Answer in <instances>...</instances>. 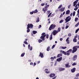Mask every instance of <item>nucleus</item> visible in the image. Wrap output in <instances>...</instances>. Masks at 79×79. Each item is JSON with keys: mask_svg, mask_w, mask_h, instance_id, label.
Here are the masks:
<instances>
[{"mask_svg": "<svg viewBox=\"0 0 79 79\" xmlns=\"http://www.w3.org/2000/svg\"><path fill=\"white\" fill-rule=\"evenodd\" d=\"M69 37H68L67 38L66 40V42H67V44H69Z\"/></svg>", "mask_w": 79, "mask_h": 79, "instance_id": "18", "label": "nucleus"}, {"mask_svg": "<svg viewBox=\"0 0 79 79\" xmlns=\"http://www.w3.org/2000/svg\"><path fill=\"white\" fill-rule=\"evenodd\" d=\"M52 34L50 35V40H52Z\"/></svg>", "mask_w": 79, "mask_h": 79, "instance_id": "40", "label": "nucleus"}, {"mask_svg": "<svg viewBox=\"0 0 79 79\" xmlns=\"http://www.w3.org/2000/svg\"><path fill=\"white\" fill-rule=\"evenodd\" d=\"M33 26H34L32 25V24H30L29 23L27 25V29H29L30 27L31 28Z\"/></svg>", "mask_w": 79, "mask_h": 79, "instance_id": "5", "label": "nucleus"}, {"mask_svg": "<svg viewBox=\"0 0 79 79\" xmlns=\"http://www.w3.org/2000/svg\"><path fill=\"white\" fill-rule=\"evenodd\" d=\"M55 45H53L52 47V49H53L54 48H55Z\"/></svg>", "mask_w": 79, "mask_h": 79, "instance_id": "47", "label": "nucleus"}, {"mask_svg": "<svg viewBox=\"0 0 79 79\" xmlns=\"http://www.w3.org/2000/svg\"><path fill=\"white\" fill-rule=\"evenodd\" d=\"M56 27V25L53 24H52L49 28V30L51 31L52 29H53Z\"/></svg>", "mask_w": 79, "mask_h": 79, "instance_id": "3", "label": "nucleus"}, {"mask_svg": "<svg viewBox=\"0 0 79 79\" xmlns=\"http://www.w3.org/2000/svg\"><path fill=\"white\" fill-rule=\"evenodd\" d=\"M69 27V26H67L65 27V29H68Z\"/></svg>", "mask_w": 79, "mask_h": 79, "instance_id": "51", "label": "nucleus"}, {"mask_svg": "<svg viewBox=\"0 0 79 79\" xmlns=\"http://www.w3.org/2000/svg\"><path fill=\"white\" fill-rule=\"evenodd\" d=\"M66 55H67L68 56H69V55H70V52H67L66 53Z\"/></svg>", "mask_w": 79, "mask_h": 79, "instance_id": "28", "label": "nucleus"}, {"mask_svg": "<svg viewBox=\"0 0 79 79\" xmlns=\"http://www.w3.org/2000/svg\"><path fill=\"white\" fill-rule=\"evenodd\" d=\"M45 34V33H43L42 34V36H41L40 37V38L42 39L43 40H45V37L46 36V35Z\"/></svg>", "mask_w": 79, "mask_h": 79, "instance_id": "4", "label": "nucleus"}, {"mask_svg": "<svg viewBox=\"0 0 79 79\" xmlns=\"http://www.w3.org/2000/svg\"><path fill=\"white\" fill-rule=\"evenodd\" d=\"M65 69L63 68L60 67L59 69V71H64Z\"/></svg>", "mask_w": 79, "mask_h": 79, "instance_id": "10", "label": "nucleus"}, {"mask_svg": "<svg viewBox=\"0 0 79 79\" xmlns=\"http://www.w3.org/2000/svg\"><path fill=\"white\" fill-rule=\"evenodd\" d=\"M78 0H76V1L74 2L73 5V6H76V4H77V3L78 2Z\"/></svg>", "mask_w": 79, "mask_h": 79, "instance_id": "13", "label": "nucleus"}, {"mask_svg": "<svg viewBox=\"0 0 79 79\" xmlns=\"http://www.w3.org/2000/svg\"><path fill=\"white\" fill-rule=\"evenodd\" d=\"M64 14H65V12H64L63 13V15H64Z\"/></svg>", "mask_w": 79, "mask_h": 79, "instance_id": "63", "label": "nucleus"}, {"mask_svg": "<svg viewBox=\"0 0 79 79\" xmlns=\"http://www.w3.org/2000/svg\"><path fill=\"white\" fill-rule=\"evenodd\" d=\"M47 51H50V47L48 46V47H47Z\"/></svg>", "mask_w": 79, "mask_h": 79, "instance_id": "29", "label": "nucleus"}, {"mask_svg": "<svg viewBox=\"0 0 79 79\" xmlns=\"http://www.w3.org/2000/svg\"><path fill=\"white\" fill-rule=\"evenodd\" d=\"M39 17H37L36 19V23H39V21H40V20H39Z\"/></svg>", "mask_w": 79, "mask_h": 79, "instance_id": "24", "label": "nucleus"}, {"mask_svg": "<svg viewBox=\"0 0 79 79\" xmlns=\"http://www.w3.org/2000/svg\"><path fill=\"white\" fill-rule=\"evenodd\" d=\"M77 5H78V6H79V1L78 2V3L77 4V5L75 6V7H77Z\"/></svg>", "mask_w": 79, "mask_h": 79, "instance_id": "44", "label": "nucleus"}, {"mask_svg": "<svg viewBox=\"0 0 79 79\" xmlns=\"http://www.w3.org/2000/svg\"><path fill=\"white\" fill-rule=\"evenodd\" d=\"M62 56H63V54H59L58 55L57 57V58H59V57Z\"/></svg>", "mask_w": 79, "mask_h": 79, "instance_id": "20", "label": "nucleus"}, {"mask_svg": "<svg viewBox=\"0 0 79 79\" xmlns=\"http://www.w3.org/2000/svg\"><path fill=\"white\" fill-rule=\"evenodd\" d=\"M52 13H51L49 14V15L48 16V18H49V17L50 16V15H52Z\"/></svg>", "mask_w": 79, "mask_h": 79, "instance_id": "46", "label": "nucleus"}, {"mask_svg": "<svg viewBox=\"0 0 79 79\" xmlns=\"http://www.w3.org/2000/svg\"><path fill=\"white\" fill-rule=\"evenodd\" d=\"M71 19V18L70 16H69L67 17L66 19H65V23H68V22H69Z\"/></svg>", "mask_w": 79, "mask_h": 79, "instance_id": "2", "label": "nucleus"}, {"mask_svg": "<svg viewBox=\"0 0 79 79\" xmlns=\"http://www.w3.org/2000/svg\"><path fill=\"white\" fill-rule=\"evenodd\" d=\"M77 56L76 55H75L73 57V61H75V60H76V59H77Z\"/></svg>", "mask_w": 79, "mask_h": 79, "instance_id": "12", "label": "nucleus"}, {"mask_svg": "<svg viewBox=\"0 0 79 79\" xmlns=\"http://www.w3.org/2000/svg\"><path fill=\"white\" fill-rule=\"evenodd\" d=\"M51 59L52 61H53L54 60V58L52 57L51 58Z\"/></svg>", "mask_w": 79, "mask_h": 79, "instance_id": "49", "label": "nucleus"}, {"mask_svg": "<svg viewBox=\"0 0 79 79\" xmlns=\"http://www.w3.org/2000/svg\"><path fill=\"white\" fill-rule=\"evenodd\" d=\"M45 5V4L44 3H42L41 5V6H44Z\"/></svg>", "mask_w": 79, "mask_h": 79, "instance_id": "52", "label": "nucleus"}, {"mask_svg": "<svg viewBox=\"0 0 79 79\" xmlns=\"http://www.w3.org/2000/svg\"><path fill=\"white\" fill-rule=\"evenodd\" d=\"M60 31H61V28H60V27L58 28V31H57L58 32H60Z\"/></svg>", "mask_w": 79, "mask_h": 79, "instance_id": "32", "label": "nucleus"}, {"mask_svg": "<svg viewBox=\"0 0 79 79\" xmlns=\"http://www.w3.org/2000/svg\"><path fill=\"white\" fill-rule=\"evenodd\" d=\"M77 16L78 15H79V9H78L77 11Z\"/></svg>", "mask_w": 79, "mask_h": 79, "instance_id": "48", "label": "nucleus"}, {"mask_svg": "<svg viewBox=\"0 0 79 79\" xmlns=\"http://www.w3.org/2000/svg\"><path fill=\"white\" fill-rule=\"evenodd\" d=\"M34 13V12H33V11H32V12H31L30 13V15H32Z\"/></svg>", "mask_w": 79, "mask_h": 79, "instance_id": "55", "label": "nucleus"}, {"mask_svg": "<svg viewBox=\"0 0 79 79\" xmlns=\"http://www.w3.org/2000/svg\"><path fill=\"white\" fill-rule=\"evenodd\" d=\"M55 74L54 73H51L50 75L49 76L50 77H55Z\"/></svg>", "mask_w": 79, "mask_h": 79, "instance_id": "14", "label": "nucleus"}, {"mask_svg": "<svg viewBox=\"0 0 79 79\" xmlns=\"http://www.w3.org/2000/svg\"><path fill=\"white\" fill-rule=\"evenodd\" d=\"M65 9V7H64L63 8H62L60 9V11L61 12H62V11H64Z\"/></svg>", "mask_w": 79, "mask_h": 79, "instance_id": "15", "label": "nucleus"}, {"mask_svg": "<svg viewBox=\"0 0 79 79\" xmlns=\"http://www.w3.org/2000/svg\"><path fill=\"white\" fill-rule=\"evenodd\" d=\"M70 13V11L68 10L66 11V15H68V14H69Z\"/></svg>", "mask_w": 79, "mask_h": 79, "instance_id": "23", "label": "nucleus"}, {"mask_svg": "<svg viewBox=\"0 0 79 79\" xmlns=\"http://www.w3.org/2000/svg\"><path fill=\"white\" fill-rule=\"evenodd\" d=\"M38 41L39 43H40V42H42V40H39Z\"/></svg>", "mask_w": 79, "mask_h": 79, "instance_id": "42", "label": "nucleus"}, {"mask_svg": "<svg viewBox=\"0 0 79 79\" xmlns=\"http://www.w3.org/2000/svg\"><path fill=\"white\" fill-rule=\"evenodd\" d=\"M33 63H32V62H31V63H30V65H33Z\"/></svg>", "mask_w": 79, "mask_h": 79, "instance_id": "54", "label": "nucleus"}, {"mask_svg": "<svg viewBox=\"0 0 79 79\" xmlns=\"http://www.w3.org/2000/svg\"><path fill=\"white\" fill-rule=\"evenodd\" d=\"M76 77H79V73L76 74Z\"/></svg>", "mask_w": 79, "mask_h": 79, "instance_id": "43", "label": "nucleus"}, {"mask_svg": "<svg viewBox=\"0 0 79 79\" xmlns=\"http://www.w3.org/2000/svg\"><path fill=\"white\" fill-rule=\"evenodd\" d=\"M28 50H30L31 51H32V47L31 46H30V44H29L28 46Z\"/></svg>", "mask_w": 79, "mask_h": 79, "instance_id": "9", "label": "nucleus"}, {"mask_svg": "<svg viewBox=\"0 0 79 79\" xmlns=\"http://www.w3.org/2000/svg\"><path fill=\"white\" fill-rule=\"evenodd\" d=\"M45 71L46 73H47V74H48L50 72H48V69H45Z\"/></svg>", "mask_w": 79, "mask_h": 79, "instance_id": "21", "label": "nucleus"}, {"mask_svg": "<svg viewBox=\"0 0 79 79\" xmlns=\"http://www.w3.org/2000/svg\"><path fill=\"white\" fill-rule=\"evenodd\" d=\"M24 55H25V53L24 52L23 53H22L21 55V56L23 57V56H24Z\"/></svg>", "mask_w": 79, "mask_h": 79, "instance_id": "34", "label": "nucleus"}, {"mask_svg": "<svg viewBox=\"0 0 79 79\" xmlns=\"http://www.w3.org/2000/svg\"><path fill=\"white\" fill-rule=\"evenodd\" d=\"M62 5H60L58 7V9H60V8H61V7H62Z\"/></svg>", "mask_w": 79, "mask_h": 79, "instance_id": "33", "label": "nucleus"}, {"mask_svg": "<svg viewBox=\"0 0 79 79\" xmlns=\"http://www.w3.org/2000/svg\"><path fill=\"white\" fill-rule=\"evenodd\" d=\"M72 50V49H70L69 50L67 51V52H69V53H71V52Z\"/></svg>", "mask_w": 79, "mask_h": 79, "instance_id": "30", "label": "nucleus"}, {"mask_svg": "<svg viewBox=\"0 0 79 79\" xmlns=\"http://www.w3.org/2000/svg\"><path fill=\"white\" fill-rule=\"evenodd\" d=\"M56 76L55 77H54V78H53L52 79H56Z\"/></svg>", "mask_w": 79, "mask_h": 79, "instance_id": "60", "label": "nucleus"}, {"mask_svg": "<svg viewBox=\"0 0 79 79\" xmlns=\"http://www.w3.org/2000/svg\"><path fill=\"white\" fill-rule=\"evenodd\" d=\"M63 16V14H61L60 15V17H62Z\"/></svg>", "mask_w": 79, "mask_h": 79, "instance_id": "62", "label": "nucleus"}, {"mask_svg": "<svg viewBox=\"0 0 79 79\" xmlns=\"http://www.w3.org/2000/svg\"><path fill=\"white\" fill-rule=\"evenodd\" d=\"M37 12H38V10L37 9H36L34 11H33V13H37Z\"/></svg>", "mask_w": 79, "mask_h": 79, "instance_id": "22", "label": "nucleus"}, {"mask_svg": "<svg viewBox=\"0 0 79 79\" xmlns=\"http://www.w3.org/2000/svg\"><path fill=\"white\" fill-rule=\"evenodd\" d=\"M62 57H60L59 58L57 59V61H58L59 62H60V61H61V60H62Z\"/></svg>", "mask_w": 79, "mask_h": 79, "instance_id": "11", "label": "nucleus"}, {"mask_svg": "<svg viewBox=\"0 0 79 79\" xmlns=\"http://www.w3.org/2000/svg\"><path fill=\"white\" fill-rule=\"evenodd\" d=\"M46 37L47 39H48V35H47Z\"/></svg>", "mask_w": 79, "mask_h": 79, "instance_id": "53", "label": "nucleus"}, {"mask_svg": "<svg viewBox=\"0 0 79 79\" xmlns=\"http://www.w3.org/2000/svg\"><path fill=\"white\" fill-rule=\"evenodd\" d=\"M39 56H40L41 58H44V55H43V53L40 52V55Z\"/></svg>", "mask_w": 79, "mask_h": 79, "instance_id": "17", "label": "nucleus"}, {"mask_svg": "<svg viewBox=\"0 0 79 79\" xmlns=\"http://www.w3.org/2000/svg\"><path fill=\"white\" fill-rule=\"evenodd\" d=\"M73 42H77V40H76V39L74 38L73 40Z\"/></svg>", "mask_w": 79, "mask_h": 79, "instance_id": "26", "label": "nucleus"}, {"mask_svg": "<svg viewBox=\"0 0 79 79\" xmlns=\"http://www.w3.org/2000/svg\"><path fill=\"white\" fill-rule=\"evenodd\" d=\"M74 79H78V78L77 77H76L74 78Z\"/></svg>", "mask_w": 79, "mask_h": 79, "instance_id": "64", "label": "nucleus"}, {"mask_svg": "<svg viewBox=\"0 0 79 79\" xmlns=\"http://www.w3.org/2000/svg\"><path fill=\"white\" fill-rule=\"evenodd\" d=\"M63 20L62 19V20H61L59 22V23H63Z\"/></svg>", "mask_w": 79, "mask_h": 79, "instance_id": "37", "label": "nucleus"}, {"mask_svg": "<svg viewBox=\"0 0 79 79\" xmlns=\"http://www.w3.org/2000/svg\"><path fill=\"white\" fill-rule=\"evenodd\" d=\"M71 7V5H69L68 6V8H70V7Z\"/></svg>", "mask_w": 79, "mask_h": 79, "instance_id": "57", "label": "nucleus"}, {"mask_svg": "<svg viewBox=\"0 0 79 79\" xmlns=\"http://www.w3.org/2000/svg\"><path fill=\"white\" fill-rule=\"evenodd\" d=\"M76 64H77V63L74 62L73 64H72V66H75V65H76Z\"/></svg>", "mask_w": 79, "mask_h": 79, "instance_id": "27", "label": "nucleus"}, {"mask_svg": "<svg viewBox=\"0 0 79 79\" xmlns=\"http://www.w3.org/2000/svg\"><path fill=\"white\" fill-rule=\"evenodd\" d=\"M66 48H67V47H63V46H62L61 47V48L62 49H66Z\"/></svg>", "mask_w": 79, "mask_h": 79, "instance_id": "31", "label": "nucleus"}, {"mask_svg": "<svg viewBox=\"0 0 79 79\" xmlns=\"http://www.w3.org/2000/svg\"><path fill=\"white\" fill-rule=\"evenodd\" d=\"M75 14H76V12L75 11H74L73 13V16H75Z\"/></svg>", "mask_w": 79, "mask_h": 79, "instance_id": "35", "label": "nucleus"}, {"mask_svg": "<svg viewBox=\"0 0 79 79\" xmlns=\"http://www.w3.org/2000/svg\"><path fill=\"white\" fill-rule=\"evenodd\" d=\"M50 11L49 10L47 11V14H48L50 13Z\"/></svg>", "mask_w": 79, "mask_h": 79, "instance_id": "56", "label": "nucleus"}, {"mask_svg": "<svg viewBox=\"0 0 79 79\" xmlns=\"http://www.w3.org/2000/svg\"><path fill=\"white\" fill-rule=\"evenodd\" d=\"M61 28H62V29H64V27H62Z\"/></svg>", "mask_w": 79, "mask_h": 79, "instance_id": "59", "label": "nucleus"}, {"mask_svg": "<svg viewBox=\"0 0 79 79\" xmlns=\"http://www.w3.org/2000/svg\"><path fill=\"white\" fill-rule=\"evenodd\" d=\"M77 19H78V18H75V22H76V21H77Z\"/></svg>", "mask_w": 79, "mask_h": 79, "instance_id": "45", "label": "nucleus"}, {"mask_svg": "<svg viewBox=\"0 0 79 79\" xmlns=\"http://www.w3.org/2000/svg\"><path fill=\"white\" fill-rule=\"evenodd\" d=\"M76 8H74V10H75V11H76L77 9H78V7H75Z\"/></svg>", "mask_w": 79, "mask_h": 79, "instance_id": "41", "label": "nucleus"}, {"mask_svg": "<svg viewBox=\"0 0 79 79\" xmlns=\"http://www.w3.org/2000/svg\"><path fill=\"white\" fill-rule=\"evenodd\" d=\"M27 32H30V29H29V28H27Z\"/></svg>", "mask_w": 79, "mask_h": 79, "instance_id": "39", "label": "nucleus"}, {"mask_svg": "<svg viewBox=\"0 0 79 79\" xmlns=\"http://www.w3.org/2000/svg\"><path fill=\"white\" fill-rule=\"evenodd\" d=\"M24 43L25 44H26V45H27V42L26 41H24Z\"/></svg>", "mask_w": 79, "mask_h": 79, "instance_id": "50", "label": "nucleus"}, {"mask_svg": "<svg viewBox=\"0 0 79 79\" xmlns=\"http://www.w3.org/2000/svg\"><path fill=\"white\" fill-rule=\"evenodd\" d=\"M76 71V68H74L71 70V73H74Z\"/></svg>", "mask_w": 79, "mask_h": 79, "instance_id": "16", "label": "nucleus"}, {"mask_svg": "<svg viewBox=\"0 0 79 79\" xmlns=\"http://www.w3.org/2000/svg\"><path fill=\"white\" fill-rule=\"evenodd\" d=\"M60 52L62 53L63 54H64L65 55H66V52H64V51H60Z\"/></svg>", "mask_w": 79, "mask_h": 79, "instance_id": "19", "label": "nucleus"}, {"mask_svg": "<svg viewBox=\"0 0 79 79\" xmlns=\"http://www.w3.org/2000/svg\"><path fill=\"white\" fill-rule=\"evenodd\" d=\"M77 26H78V25H77V24L75 25V27H77Z\"/></svg>", "mask_w": 79, "mask_h": 79, "instance_id": "61", "label": "nucleus"}, {"mask_svg": "<svg viewBox=\"0 0 79 79\" xmlns=\"http://www.w3.org/2000/svg\"><path fill=\"white\" fill-rule=\"evenodd\" d=\"M58 31H56V30H54L53 31V35H56V34H57V33H58Z\"/></svg>", "mask_w": 79, "mask_h": 79, "instance_id": "8", "label": "nucleus"}, {"mask_svg": "<svg viewBox=\"0 0 79 79\" xmlns=\"http://www.w3.org/2000/svg\"><path fill=\"white\" fill-rule=\"evenodd\" d=\"M79 48V46H74L73 48V51H72V53H75L76 52L77 50V48Z\"/></svg>", "mask_w": 79, "mask_h": 79, "instance_id": "1", "label": "nucleus"}, {"mask_svg": "<svg viewBox=\"0 0 79 79\" xmlns=\"http://www.w3.org/2000/svg\"><path fill=\"white\" fill-rule=\"evenodd\" d=\"M65 68H70V67H71V66L69 65V63H67L65 64Z\"/></svg>", "mask_w": 79, "mask_h": 79, "instance_id": "7", "label": "nucleus"}, {"mask_svg": "<svg viewBox=\"0 0 79 79\" xmlns=\"http://www.w3.org/2000/svg\"><path fill=\"white\" fill-rule=\"evenodd\" d=\"M32 32H33V34H36V33H37V31H33Z\"/></svg>", "mask_w": 79, "mask_h": 79, "instance_id": "25", "label": "nucleus"}, {"mask_svg": "<svg viewBox=\"0 0 79 79\" xmlns=\"http://www.w3.org/2000/svg\"><path fill=\"white\" fill-rule=\"evenodd\" d=\"M72 34H71V33H69L68 34V36H69V37H71V35H72Z\"/></svg>", "mask_w": 79, "mask_h": 79, "instance_id": "38", "label": "nucleus"}, {"mask_svg": "<svg viewBox=\"0 0 79 79\" xmlns=\"http://www.w3.org/2000/svg\"><path fill=\"white\" fill-rule=\"evenodd\" d=\"M47 8H48V7H47V6H45V7L44 8H43V11H44V13H45L46 11H47Z\"/></svg>", "mask_w": 79, "mask_h": 79, "instance_id": "6", "label": "nucleus"}, {"mask_svg": "<svg viewBox=\"0 0 79 79\" xmlns=\"http://www.w3.org/2000/svg\"><path fill=\"white\" fill-rule=\"evenodd\" d=\"M41 27H42V25H39V29Z\"/></svg>", "mask_w": 79, "mask_h": 79, "instance_id": "58", "label": "nucleus"}, {"mask_svg": "<svg viewBox=\"0 0 79 79\" xmlns=\"http://www.w3.org/2000/svg\"><path fill=\"white\" fill-rule=\"evenodd\" d=\"M79 28H78L76 30V31H75V33H77V32H78V31H79Z\"/></svg>", "mask_w": 79, "mask_h": 79, "instance_id": "36", "label": "nucleus"}]
</instances>
